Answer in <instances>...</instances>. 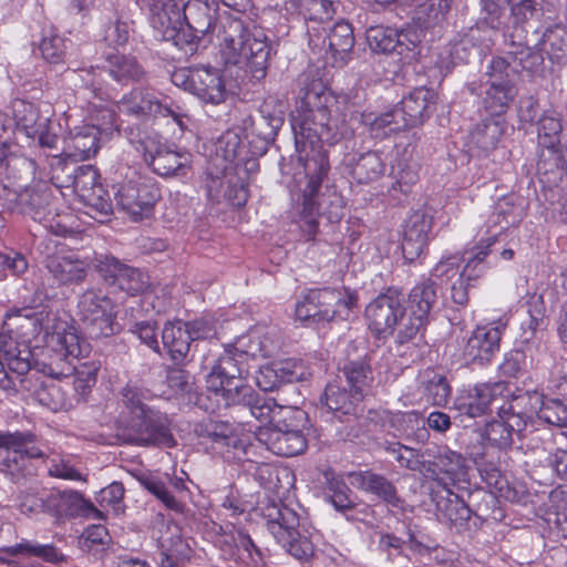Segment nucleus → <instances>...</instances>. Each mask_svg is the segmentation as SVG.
I'll return each mask as SVG.
<instances>
[{
    "label": "nucleus",
    "mask_w": 567,
    "mask_h": 567,
    "mask_svg": "<svg viewBox=\"0 0 567 567\" xmlns=\"http://www.w3.org/2000/svg\"><path fill=\"white\" fill-rule=\"evenodd\" d=\"M349 477L353 486L375 496L392 511L405 512L406 502L400 496L394 483L384 475L368 470L352 472Z\"/></svg>",
    "instance_id": "obj_20"
},
{
    "label": "nucleus",
    "mask_w": 567,
    "mask_h": 567,
    "mask_svg": "<svg viewBox=\"0 0 567 567\" xmlns=\"http://www.w3.org/2000/svg\"><path fill=\"white\" fill-rule=\"evenodd\" d=\"M116 436L123 443L137 446L172 447L175 445L168 417L153 410L141 415L125 416L121 414L117 421Z\"/></svg>",
    "instance_id": "obj_6"
},
{
    "label": "nucleus",
    "mask_w": 567,
    "mask_h": 567,
    "mask_svg": "<svg viewBox=\"0 0 567 567\" xmlns=\"http://www.w3.org/2000/svg\"><path fill=\"white\" fill-rule=\"evenodd\" d=\"M465 463L462 454L440 447L436 453L431 450V456L425 457L424 473L433 478L444 474L451 480H461L465 475Z\"/></svg>",
    "instance_id": "obj_31"
},
{
    "label": "nucleus",
    "mask_w": 567,
    "mask_h": 567,
    "mask_svg": "<svg viewBox=\"0 0 567 567\" xmlns=\"http://www.w3.org/2000/svg\"><path fill=\"white\" fill-rule=\"evenodd\" d=\"M339 295L334 288L309 290L296 306V317L301 321L329 322L334 319L333 303Z\"/></svg>",
    "instance_id": "obj_27"
},
{
    "label": "nucleus",
    "mask_w": 567,
    "mask_h": 567,
    "mask_svg": "<svg viewBox=\"0 0 567 567\" xmlns=\"http://www.w3.org/2000/svg\"><path fill=\"white\" fill-rule=\"evenodd\" d=\"M268 529L288 553L297 559L308 560L313 556V544L300 532V518L295 511L271 503L264 509Z\"/></svg>",
    "instance_id": "obj_7"
},
{
    "label": "nucleus",
    "mask_w": 567,
    "mask_h": 567,
    "mask_svg": "<svg viewBox=\"0 0 567 567\" xmlns=\"http://www.w3.org/2000/svg\"><path fill=\"white\" fill-rule=\"evenodd\" d=\"M334 105L330 93L309 90L291 118L297 151L306 154L303 171L308 182L302 190L305 209L312 210L317 205L316 196L330 169L323 143L333 145L349 134L344 121L332 115Z\"/></svg>",
    "instance_id": "obj_1"
},
{
    "label": "nucleus",
    "mask_w": 567,
    "mask_h": 567,
    "mask_svg": "<svg viewBox=\"0 0 567 567\" xmlns=\"http://www.w3.org/2000/svg\"><path fill=\"white\" fill-rule=\"evenodd\" d=\"M437 301V289L434 281L427 279L416 285L409 293L408 307L411 313L429 319L431 309Z\"/></svg>",
    "instance_id": "obj_45"
},
{
    "label": "nucleus",
    "mask_w": 567,
    "mask_h": 567,
    "mask_svg": "<svg viewBox=\"0 0 567 567\" xmlns=\"http://www.w3.org/2000/svg\"><path fill=\"white\" fill-rule=\"evenodd\" d=\"M347 167L352 178L359 184L377 181L385 169L381 156L374 151L351 156L347 162Z\"/></svg>",
    "instance_id": "obj_36"
},
{
    "label": "nucleus",
    "mask_w": 567,
    "mask_h": 567,
    "mask_svg": "<svg viewBox=\"0 0 567 567\" xmlns=\"http://www.w3.org/2000/svg\"><path fill=\"white\" fill-rule=\"evenodd\" d=\"M34 443L35 435L31 432L0 431V470L10 475L13 482L34 475L31 460L44 456Z\"/></svg>",
    "instance_id": "obj_8"
},
{
    "label": "nucleus",
    "mask_w": 567,
    "mask_h": 567,
    "mask_svg": "<svg viewBox=\"0 0 567 567\" xmlns=\"http://www.w3.org/2000/svg\"><path fill=\"white\" fill-rule=\"evenodd\" d=\"M532 363L533 361L528 358L526 350L517 348L506 353L499 370L505 377L518 378L532 368Z\"/></svg>",
    "instance_id": "obj_57"
},
{
    "label": "nucleus",
    "mask_w": 567,
    "mask_h": 567,
    "mask_svg": "<svg viewBox=\"0 0 567 567\" xmlns=\"http://www.w3.org/2000/svg\"><path fill=\"white\" fill-rule=\"evenodd\" d=\"M286 415L275 426H259L256 439L272 453L292 457L303 453L307 449V439L303 429L308 422L307 413L295 408L284 411Z\"/></svg>",
    "instance_id": "obj_5"
},
{
    "label": "nucleus",
    "mask_w": 567,
    "mask_h": 567,
    "mask_svg": "<svg viewBox=\"0 0 567 567\" xmlns=\"http://www.w3.org/2000/svg\"><path fill=\"white\" fill-rule=\"evenodd\" d=\"M432 225V216L421 209L412 213L405 220L401 247L406 261L413 262L423 254L430 240Z\"/></svg>",
    "instance_id": "obj_25"
},
{
    "label": "nucleus",
    "mask_w": 567,
    "mask_h": 567,
    "mask_svg": "<svg viewBox=\"0 0 567 567\" xmlns=\"http://www.w3.org/2000/svg\"><path fill=\"white\" fill-rule=\"evenodd\" d=\"M238 559L250 567H262V555L248 534L238 532L234 537Z\"/></svg>",
    "instance_id": "obj_61"
},
{
    "label": "nucleus",
    "mask_w": 567,
    "mask_h": 567,
    "mask_svg": "<svg viewBox=\"0 0 567 567\" xmlns=\"http://www.w3.org/2000/svg\"><path fill=\"white\" fill-rule=\"evenodd\" d=\"M422 384L426 400L433 405L442 406L447 403L451 386L444 375L433 371L425 372Z\"/></svg>",
    "instance_id": "obj_51"
},
{
    "label": "nucleus",
    "mask_w": 567,
    "mask_h": 567,
    "mask_svg": "<svg viewBox=\"0 0 567 567\" xmlns=\"http://www.w3.org/2000/svg\"><path fill=\"white\" fill-rule=\"evenodd\" d=\"M8 367L10 370V373L8 372V379L13 381L16 385L14 388L2 389L13 394L19 393L20 391H31V386L29 385L30 380L27 378V374L31 369L28 358H22L21 352H19L18 355L9 358Z\"/></svg>",
    "instance_id": "obj_54"
},
{
    "label": "nucleus",
    "mask_w": 567,
    "mask_h": 567,
    "mask_svg": "<svg viewBox=\"0 0 567 567\" xmlns=\"http://www.w3.org/2000/svg\"><path fill=\"white\" fill-rule=\"evenodd\" d=\"M35 393L38 401L52 411L64 410L70 405L64 391L55 382L43 384Z\"/></svg>",
    "instance_id": "obj_60"
},
{
    "label": "nucleus",
    "mask_w": 567,
    "mask_h": 567,
    "mask_svg": "<svg viewBox=\"0 0 567 567\" xmlns=\"http://www.w3.org/2000/svg\"><path fill=\"white\" fill-rule=\"evenodd\" d=\"M371 117L372 114L367 117L368 123L371 125V130H384V134L398 133L403 130L415 127L413 123L408 121V113H403V105L401 103L380 116Z\"/></svg>",
    "instance_id": "obj_48"
},
{
    "label": "nucleus",
    "mask_w": 567,
    "mask_h": 567,
    "mask_svg": "<svg viewBox=\"0 0 567 567\" xmlns=\"http://www.w3.org/2000/svg\"><path fill=\"white\" fill-rule=\"evenodd\" d=\"M339 372V380L343 377L350 390L363 399L373 379L370 364L364 359L347 361Z\"/></svg>",
    "instance_id": "obj_42"
},
{
    "label": "nucleus",
    "mask_w": 567,
    "mask_h": 567,
    "mask_svg": "<svg viewBox=\"0 0 567 567\" xmlns=\"http://www.w3.org/2000/svg\"><path fill=\"white\" fill-rule=\"evenodd\" d=\"M508 394L509 385L503 381L477 384L460 403L458 409L471 417L482 416L493 409L498 411V406Z\"/></svg>",
    "instance_id": "obj_23"
},
{
    "label": "nucleus",
    "mask_w": 567,
    "mask_h": 567,
    "mask_svg": "<svg viewBox=\"0 0 567 567\" xmlns=\"http://www.w3.org/2000/svg\"><path fill=\"white\" fill-rule=\"evenodd\" d=\"M162 341L171 359L176 363L181 364L185 361L193 339L188 331L185 329L183 323L167 322L162 331Z\"/></svg>",
    "instance_id": "obj_40"
},
{
    "label": "nucleus",
    "mask_w": 567,
    "mask_h": 567,
    "mask_svg": "<svg viewBox=\"0 0 567 567\" xmlns=\"http://www.w3.org/2000/svg\"><path fill=\"white\" fill-rule=\"evenodd\" d=\"M561 120L554 114H544L538 120V141L544 147H554V141L565 132Z\"/></svg>",
    "instance_id": "obj_62"
},
{
    "label": "nucleus",
    "mask_w": 567,
    "mask_h": 567,
    "mask_svg": "<svg viewBox=\"0 0 567 567\" xmlns=\"http://www.w3.org/2000/svg\"><path fill=\"white\" fill-rule=\"evenodd\" d=\"M217 152L230 163L241 161L243 155L247 154L246 144L240 135L234 130H229L220 136L218 140Z\"/></svg>",
    "instance_id": "obj_58"
},
{
    "label": "nucleus",
    "mask_w": 567,
    "mask_h": 567,
    "mask_svg": "<svg viewBox=\"0 0 567 567\" xmlns=\"http://www.w3.org/2000/svg\"><path fill=\"white\" fill-rule=\"evenodd\" d=\"M414 8L415 22L425 29L436 24L442 19L441 11L435 7L434 0H409Z\"/></svg>",
    "instance_id": "obj_64"
},
{
    "label": "nucleus",
    "mask_w": 567,
    "mask_h": 567,
    "mask_svg": "<svg viewBox=\"0 0 567 567\" xmlns=\"http://www.w3.org/2000/svg\"><path fill=\"white\" fill-rule=\"evenodd\" d=\"M505 42L508 47L507 54L515 62L530 73H537L544 64V55L539 48H532L523 41L520 34L505 33Z\"/></svg>",
    "instance_id": "obj_35"
},
{
    "label": "nucleus",
    "mask_w": 567,
    "mask_h": 567,
    "mask_svg": "<svg viewBox=\"0 0 567 567\" xmlns=\"http://www.w3.org/2000/svg\"><path fill=\"white\" fill-rule=\"evenodd\" d=\"M436 93L432 89L420 86L403 97V113H408V121L414 126L422 125L433 113L436 104Z\"/></svg>",
    "instance_id": "obj_34"
},
{
    "label": "nucleus",
    "mask_w": 567,
    "mask_h": 567,
    "mask_svg": "<svg viewBox=\"0 0 567 567\" xmlns=\"http://www.w3.org/2000/svg\"><path fill=\"white\" fill-rule=\"evenodd\" d=\"M70 177H72L71 185L81 199L87 197V195L96 190L97 187H103L99 182V172L92 165L74 167Z\"/></svg>",
    "instance_id": "obj_52"
},
{
    "label": "nucleus",
    "mask_w": 567,
    "mask_h": 567,
    "mask_svg": "<svg viewBox=\"0 0 567 567\" xmlns=\"http://www.w3.org/2000/svg\"><path fill=\"white\" fill-rule=\"evenodd\" d=\"M384 450L394 456L401 467L413 472L424 473L425 457L431 456L430 449L421 451L400 442H386L384 444Z\"/></svg>",
    "instance_id": "obj_44"
},
{
    "label": "nucleus",
    "mask_w": 567,
    "mask_h": 567,
    "mask_svg": "<svg viewBox=\"0 0 567 567\" xmlns=\"http://www.w3.org/2000/svg\"><path fill=\"white\" fill-rule=\"evenodd\" d=\"M517 73V65L506 53L505 56H494L491 60L485 75L487 76V82L514 84Z\"/></svg>",
    "instance_id": "obj_53"
},
{
    "label": "nucleus",
    "mask_w": 567,
    "mask_h": 567,
    "mask_svg": "<svg viewBox=\"0 0 567 567\" xmlns=\"http://www.w3.org/2000/svg\"><path fill=\"white\" fill-rule=\"evenodd\" d=\"M116 106L121 113L142 122L157 116H173L178 125H183L179 116L163 102L161 95L148 87H133L116 101Z\"/></svg>",
    "instance_id": "obj_16"
},
{
    "label": "nucleus",
    "mask_w": 567,
    "mask_h": 567,
    "mask_svg": "<svg viewBox=\"0 0 567 567\" xmlns=\"http://www.w3.org/2000/svg\"><path fill=\"white\" fill-rule=\"evenodd\" d=\"M483 23L491 29L519 30L537 12L535 0H481Z\"/></svg>",
    "instance_id": "obj_13"
},
{
    "label": "nucleus",
    "mask_w": 567,
    "mask_h": 567,
    "mask_svg": "<svg viewBox=\"0 0 567 567\" xmlns=\"http://www.w3.org/2000/svg\"><path fill=\"white\" fill-rule=\"evenodd\" d=\"M322 399L327 408L340 421H344V417L347 420L357 419L362 412L360 403L363 399L360 398L359 392L353 393L352 390H347L340 381L328 383Z\"/></svg>",
    "instance_id": "obj_28"
},
{
    "label": "nucleus",
    "mask_w": 567,
    "mask_h": 567,
    "mask_svg": "<svg viewBox=\"0 0 567 567\" xmlns=\"http://www.w3.org/2000/svg\"><path fill=\"white\" fill-rule=\"evenodd\" d=\"M504 133L498 118L486 117L478 123L470 134V144L477 154H488L494 151Z\"/></svg>",
    "instance_id": "obj_39"
},
{
    "label": "nucleus",
    "mask_w": 567,
    "mask_h": 567,
    "mask_svg": "<svg viewBox=\"0 0 567 567\" xmlns=\"http://www.w3.org/2000/svg\"><path fill=\"white\" fill-rule=\"evenodd\" d=\"M100 128L96 125H83L76 127L75 132H70L69 147L72 150L70 155L81 159L90 158L97 153Z\"/></svg>",
    "instance_id": "obj_43"
},
{
    "label": "nucleus",
    "mask_w": 567,
    "mask_h": 567,
    "mask_svg": "<svg viewBox=\"0 0 567 567\" xmlns=\"http://www.w3.org/2000/svg\"><path fill=\"white\" fill-rule=\"evenodd\" d=\"M116 205L134 221L148 218L161 198L159 188L142 178L128 179L113 187Z\"/></svg>",
    "instance_id": "obj_11"
},
{
    "label": "nucleus",
    "mask_w": 567,
    "mask_h": 567,
    "mask_svg": "<svg viewBox=\"0 0 567 567\" xmlns=\"http://www.w3.org/2000/svg\"><path fill=\"white\" fill-rule=\"evenodd\" d=\"M233 423L212 417L205 419L194 426V433L198 439L210 442L213 445L226 446L235 435Z\"/></svg>",
    "instance_id": "obj_41"
},
{
    "label": "nucleus",
    "mask_w": 567,
    "mask_h": 567,
    "mask_svg": "<svg viewBox=\"0 0 567 567\" xmlns=\"http://www.w3.org/2000/svg\"><path fill=\"white\" fill-rule=\"evenodd\" d=\"M234 402H228L224 408H243L246 409L251 416L258 420L265 426H275V423L284 419L286 410L295 408L280 405L272 398L260 395L251 386L244 388L234 392Z\"/></svg>",
    "instance_id": "obj_18"
},
{
    "label": "nucleus",
    "mask_w": 567,
    "mask_h": 567,
    "mask_svg": "<svg viewBox=\"0 0 567 567\" xmlns=\"http://www.w3.org/2000/svg\"><path fill=\"white\" fill-rule=\"evenodd\" d=\"M44 267L59 286L80 285L89 271V265L73 256H48Z\"/></svg>",
    "instance_id": "obj_29"
},
{
    "label": "nucleus",
    "mask_w": 567,
    "mask_h": 567,
    "mask_svg": "<svg viewBox=\"0 0 567 567\" xmlns=\"http://www.w3.org/2000/svg\"><path fill=\"white\" fill-rule=\"evenodd\" d=\"M504 323L477 327L464 347V358L470 363L486 364L499 351Z\"/></svg>",
    "instance_id": "obj_22"
},
{
    "label": "nucleus",
    "mask_w": 567,
    "mask_h": 567,
    "mask_svg": "<svg viewBox=\"0 0 567 567\" xmlns=\"http://www.w3.org/2000/svg\"><path fill=\"white\" fill-rule=\"evenodd\" d=\"M137 152L143 154L144 161L152 171L163 177L184 176L187 171V156L172 151L162 144L156 136L145 135L134 140Z\"/></svg>",
    "instance_id": "obj_15"
},
{
    "label": "nucleus",
    "mask_w": 567,
    "mask_h": 567,
    "mask_svg": "<svg viewBox=\"0 0 567 567\" xmlns=\"http://www.w3.org/2000/svg\"><path fill=\"white\" fill-rule=\"evenodd\" d=\"M365 38L369 48L377 53L396 52L399 55H402L409 50V47L402 39L406 38V35L389 27H370L365 32Z\"/></svg>",
    "instance_id": "obj_37"
},
{
    "label": "nucleus",
    "mask_w": 567,
    "mask_h": 567,
    "mask_svg": "<svg viewBox=\"0 0 567 567\" xmlns=\"http://www.w3.org/2000/svg\"><path fill=\"white\" fill-rule=\"evenodd\" d=\"M80 320L91 338H103L116 332L113 301L93 289L85 290L78 302Z\"/></svg>",
    "instance_id": "obj_10"
},
{
    "label": "nucleus",
    "mask_w": 567,
    "mask_h": 567,
    "mask_svg": "<svg viewBox=\"0 0 567 567\" xmlns=\"http://www.w3.org/2000/svg\"><path fill=\"white\" fill-rule=\"evenodd\" d=\"M220 54L226 66H235L245 78L259 81L267 74L270 45L262 29H248L238 18L221 22Z\"/></svg>",
    "instance_id": "obj_2"
},
{
    "label": "nucleus",
    "mask_w": 567,
    "mask_h": 567,
    "mask_svg": "<svg viewBox=\"0 0 567 567\" xmlns=\"http://www.w3.org/2000/svg\"><path fill=\"white\" fill-rule=\"evenodd\" d=\"M3 551L10 556L37 557L52 564L64 559L63 554H61L53 545H41L29 540L6 547L3 548Z\"/></svg>",
    "instance_id": "obj_49"
},
{
    "label": "nucleus",
    "mask_w": 567,
    "mask_h": 567,
    "mask_svg": "<svg viewBox=\"0 0 567 567\" xmlns=\"http://www.w3.org/2000/svg\"><path fill=\"white\" fill-rule=\"evenodd\" d=\"M528 317L522 322V343L527 347L538 331L547 327L546 308L542 296H533L528 301Z\"/></svg>",
    "instance_id": "obj_47"
},
{
    "label": "nucleus",
    "mask_w": 567,
    "mask_h": 567,
    "mask_svg": "<svg viewBox=\"0 0 567 567\" xmlns=\"http://www.w3.org/2000/svg\"><path fill=\"white\" fill-rule=\"evenodd\" d=\"M543 55L546 54L553 62H561L566 58V43L564 38L554 30H546L537 43Z\"/></svg>",
    "instance_id": "obj_63"
},
{
    "label": "nucleus",
    "mask_w": 567,
    "mask_h": 567,
    "mask_svg": "<svg viewBox=\"0 0 567 567\" xmlns=\"http://www.w3.org/2000/svg\"><path fill=\"white\" fill-rule=\"evenodd\" d=\"M151 23L164 41H171L185 56L196 53V37L185 32L183 9L174 0H157L146 4Z\"/></svg>",
    "instance_id": "obj_9"
},
{
    "label": "nucleus",
    "mask_w": 567,
    "mask_h": 567,
    "mask_svg": "<svg viewBox=\"0 0 567 567\" xmlns=\"http://www.w3.org/2000/svg\"><path fill=\"white\" fill-rule=\"evenodd\" d=\"M13 113L17 123L29 137L37 138L41 147L56 148L59 137L51 121L52 107L50 104L37 105L19 100L13 103Z\"/></svg>",
    "instance_id": "obj_12"
},
{
    "label": "nucleus",
    "mask_w": 567,
    "mask_h": 567,
    "mask_svg": "<svg viewBox=\"0 0 567 567\" xmlns=\"http://www.w3.org/2000/svg\"><path fill=\"white\" fill-rule=\"evenodd\" d=\"M308 35L310 45L329 53L336 62L344 63L354 45L353 29L344 21L337 22L329 32L324 27H308Z\"/></svg>",
    "instance_id": "obj_17"
},
{
    "label": "nucleus",
    "mask_w": 567,
    "mask_h": 567,
    "mask_svg": "<svg viewBox=\"0 0 567 567\" xmlns=\"http://www.w3.org/2000/svg\"><path fill=\"white\" fill-rule=\"evenodd\" d=\"M105 69L91 66L74 71L75 81L80 87L90 91L92 96L100 101L114 100L113 90L104 84V73L123 85L147 80L146 70L132 54L112 52L105 56Z\"/></svg>",
    "instance_id": "obj_3"
},
{
    "label": "nucleus",
    "mask_w": 567,
    "mask_h": 567,
    "mask_svg": "<svg viewBox=\"0 0 567 567\" xmlns=\"http://www.w3.org/2000/svg\"><path fill=\"white\" fill-rule=\"evenodd\" d=\"M254 359L255 353L228 344L206 377L209 398L223 406L234 402V392L250 386L245 380L249 375V362Z\"/></svg>",
    "instance_id": "obj_4"
},
{
    "label": "nucleus",
    "mask_w": 567,
    "mask_h": 567,
    "mask_svg": "<svg viewBox=\"0 0 567 567\" xmlns=\"http://www.w3.org/2000/svg\"><path fill=\"white\" fill-rule=\"evenodd\" d=\"M114 286L131 296H135L148 287V278L140 269L126 266Z\"/></svg>",
    "instance_id": "obj_59"
},
{
    "label": "nucleus",
    "mask_w": 567,
    "mask_h": 567,
    "mask_svg": "<svg viewBox=\"0 0 567 567\" xmlns=\"http://www.w3.org/2000/svg\"><path fill=\"white\" fill-rule=\"evenodd\" d=\"M437 516L442 522L451 526H463L472 516V514L484 517V511L478 506L472 509L458 495L449 493L446 498H441L436 503Z\"/></svg>",
    "instance_id": "obj_38"
},
{
    "label": "nucleus",
    "mask_w": 567,
    "mask_h": 567,
    "mask_svg": "<svg viewBox=\"0 0 567 567\" xmlns=\"http://www.w3.org/2000/svg\"><path fill=\"white\" fill-rule=\"evenodd\" d=\"M402 302L401 291L388 288L367 306L365 318L369 328L378 338H385L393 333L395 326L405 313Z\"/></svg>",
    "instance_id": "obj_14"
},
{
    "label": "nucleus",
    "mask_w": 567,
    "mask_h": 567,
    "mask_svg": "<svg viewBox=\"0 0 567 567\" xmlns=\"http://www.w3.org/2000/svg\"><path fill=\"white\" fill-rule=\"evenodd\" d=\"M185 32L197 34L196 50L200 39L215 25V10L200 0H188L182 4Z\"/></svg>",
    "instance_id": "obj_30"
},
{
    "label": "nucleus",
    "mask_w": 567,
    "mask_h": 567,
    "mask_svg": "<svg viewBox=\"0 0 567 567\" xmlns=\"http://www.w3.org/2000/svg\"><path fill=\"white\" fill-rule=\"evenodd\" d=\"M513 433L515 429L509 426V420L499 419L486 424L484 435L491 445L506 450L513 444Z\"/></svg>",
    "instance_id": "obj_55"
},
{
    "label": "nucleus",
    "mask_w": 567,
    "mask_h": 567,
    "mask_svg": "<svg viewBox=\"0 0 567 567\" xmlns=\"http://www.w3.org/2000/svg\"><path fill=\"white\" fill-rule=\"evenodd\" d=\"M285 9L291 14L301 17L307 28L312 25L321 28L334 14L331 0H286Z\"/></svg>",
    "instance_id": "obj_33"
},
{
    "label": "nucleus",
    "mask_w": 567,
    "mask_h": 567,
    "mask_svg": "<svg viewBox=\"0 0 567 567\" xmlns=\"http://www.w3.org/2000/svg\"><path fill=\"white\" fill-rule=\"evenodd\" d=\"M542 401V394L530 391H519L512 393L498 406L499 419L509 420V426L517 433L525 430L532 421L534 413H538V405Z\"/></svg>",
    "instance_id": "obj_24"
},
{
    "label": "nucleus",
    "mask_w": 567,
    "mask_h": 567,
    "mask_svg": "<svg viewBox=\"0 0 567 567\" xmlns=\"http://www.w3.org/2000/svg\"><path fill=\"white\" fill-rule=\"evenodd\" d=\"M537 415L550 425L567 429V400L542 394Z\"/></svg>",
    "instance_id": "obj_50"
},
{
    "label": "nucleus",
    "mask_w": 567,
    "mask_h": 567,
    "mask_svg": "<svg viewBox=\"0 0 567 567\" xmlns=\"http://www.w3.org/2000/svg\"><path fill=\"white\" fill-rule=\"evenodd\" d=\"M49 514L55 518L85 517L103 520L105 515L75 491L49 492Z\"/></svg>",
    "instance_id": "obj_21"
},
{
    "label": "nucleus",
    "mask_w": 567,
    "mask_h": 567,
    "mask_svg": "<svg viewBox=\"0 0 567 567\" xmlns=\"http://www.w3.org/2000/svg\"><path fill=\"white\" fill-rule=\"evenodd\" d=\"M19 507L24 514H49V493L30 486L20 492Z\"/></svg>",
    "instance_id": "obj_56"
},
{
    "label": "nucleus",
    "mask_w": 567,
    "mask_h": 567,
    "mask_svg": "<svg viewBox=\"0 0 567 567\" xmlns=\"http://www.w3.org/2000/svg\"><path fill=\"white\" fill-rule=\"evenodd\" d=\"M45 332L50 338L51 346L64 358L79 359L90 352L89 343L80 338L73 327H68L65 321H59L52 332H49V328H45Z\"/></svg>",
    "instance_id": "obj_32"
},
{
    "label": "nucleus",
    "mask_w": 567,
    "mask_h": 567,
    "mask_svg": "<svg viewBox=\"0 0 567 567\" xmlns=\"http://www.w3.org/2000/svg\"><path fill=\"white\" fill-rule=\"evenodd\" d=\"M488 87L483 99L485 109L491 115H501L506 112L517 94L515 84H501L487 82Z\"/></svg>",
    "instance_id": "obj_46"
},
{
    "label": "nucleus",
    "mask_w": 567,
    "mask_h": 567,
    "mask_svg": "<svg viewBox=\"0 0 567 567\" xmlns=\"http://www.w3.org/2000/svg\"><path fill=\"white\" fill-rule=\"evenodd\" d=\"M282 123V103L269 96L262 101L255 115L243 118V130L246 132V138L251 135L268 144L275 140Z\"/></svg>",
    "instance_id": "obj_19"
},
{
    "label": "nucleus",
    "mask_w": 567,
    "mask_h": 567,
    "mask_svg": "<svg viewBox=\"0 0 567 567\" xmlns=\"http://www.w3.org/2000/svg\"><path fill=\"white\" fill-rule=\"evenodd\" d=\"M185 90L205 103L220 104L227 96L226 84L220 71L214 68H197L184 81Z\"/></svg>",
    "instance_id": "obj_26"
}]
</instances>
